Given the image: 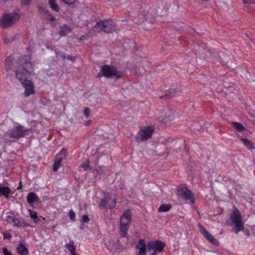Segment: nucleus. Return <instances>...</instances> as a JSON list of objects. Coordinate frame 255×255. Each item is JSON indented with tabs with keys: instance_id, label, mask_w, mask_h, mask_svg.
<instances>
[{
	"instance_id": "obj_1",
	"label": "nucleus",
	"mask_w": 255,
	"mask_h": 255,
	"mask_svg": "<svg viewBox=\"0 0 255 255\" xmlns=\"http://www.w3.org/2000/svg\"><path fill=\"white\" fill-rule=\"evenodd\" d=\"M19 64L21 66L22 69H18L15 71L16 79L21 84L28 82V78L31 75L34 71V66L31 63V57L29 55H22L18 60Z\"/></svg>"
},
{
	"instance_id": "obj_2",
	"label": "nucleus",
	"mask_w": 255,
	"mask_h": 255,
	"mask_svg": "<svg viewBox=\"0 0 255 255\" xmlns=\"http://www.w3.org/2000/svg\"><path fill=\"white\" fill-rule=\"evenodd\" d=\"M34 132L33 128H27L20 125H17L10 127L7 132V134L10 138L19 139Z\"/></svg>"
},
{
	"instance_id": "obj_3",
	"label": "nucleus",
	"mask_w": 255,
	"mask_h": 255,
	"mask_svg": "<svg viewBox=\"0 0 255 255\" xmlns=\"http://www.w3.org/2000/svg\"><path fill=\"white\" fill-rule=\"evenodd\" d=\"M121 72L118 70L115 66L110 65H103L100 67V71L97 74V78H100L102 77L106 78L116 76L118 79L120 78L122 76Z\"/></svg>"
},
{
	"instance_id": "obj_4",
	"label": "nucleus",
	"mask_w": 255,
	"mask_h": 255,
	"mask_svg": "<svg viewBox=\"0 0 255 255\" xmlns=\"http://www.w3.org/2000/svg\"><path fill=\"white\" fill-rule=\"evenodd\" d=\"M155 129L152 126L141 127L135 137L137 142L140 143L150 138Z\"/></svg>"
},
{
	"instance_id": "obj_5",
	"label": "nucleus",
	"mask_w": 255,
	"mask_h": 255,
	"mask_svg": "<svg viewBox=\"0 0 255 255\" xmlns=\"http://www.w3.org/2000/svg\"><path fill=\"white\" fill-rule=\"evenodd\" d=\"M20 18L18 13L11 12L3 14L0 19V26L4 28L12 26Z\"/></svg>"
},
{
	"instance_id": "obj_6",
	"label": "nucleus",
	"mask_w": 255,
	"mask_h": 255,
	"mask_svg": "<svg viewBox=\"0 0 255 255\" xmlns=\"http://www.w3.org/2000/svg\"><path fill=\"white\" fill-rule=\"evenodd\" d=\"M104 195L103 198L101 199V201L99 204V207L101 209H113L117 204V198L115 196L112 198L110 194L107 192H103Z\"/></svg>"
},
{
	"instance_id": "obj_7",
	"label": "nucleus",
	"mask_w": 255,
	"mask_h": 255,
	"mask_svg": "<svg viewBox=\"0 0 255 255\" xmlns=\"http://www.w3.org/2000/svg\"><path fill=\"white\" fill-rule=\"evenodd\" d=\"M177 195L184 200H188L193 196V193L188 189L186 184H180L177 187Z\"/></svg>"
},
{
	"instance_id": "obj_8",
	"label": "nucleus",
	"mask_w": 255,
	"mask_h": 255,
	"mask_svg": "<svg viewBox=\"0 0 255 255\" xmlns=\"http://www.w3.org/2000/svg\"><path fill=\"white\" fill-rule=\"evenodd\" d=\"M165 246V243L160 240L150 241L147 244V250L149 252L152 250L157 254L162 253Z\"/></svg>"
},
{
	"instance_id": "obj_9",
	"label": "nucleus",
	"mask_w": 255,
	"mask_h": 255,
	"mask_svg": "<svg viewBox=\"0 0 255 255\" xmlns=\"http://www.w3.org/2000/svg\"><path fill=\"white\" fill-rule=\"evenodd\" d=\"M230 219L231 222L229 225L231 227H234V232L238 234L239 232V210L235 208L233 212L230 214Z\"/></svg>"
},
{
	"instance_id": "obj_10",
	"label": "nucleus",
	"mask_w": 255,
	"mask_h": 255,
	"mask_svg": "<svg viewBox=\"0 0 255 255\" xmlns=\"http://www.w3.org/2000/svg\"><path fill=\"white\" fill-rule=\"evenodd\" d=\"M197 227L200 230V232L206 240L215 246L218 247L219 246L218 240L211 235L204 227L200 224H198Z\"/></svg>"
},
{
	"instance_id": "obj_11",
	"label": "nucleus",
	"mask_w": 255,
	"mask_h": 255,
	"mask_svg": "<svg viewBox=\"0 0 255 255\" xmlns=\"http://www.w3.org/2000/svg\"><path fill=\"white\" fill-rule=\"evenodd\" d=\"M67 153V150L65 148H62L55 156L53 166V170L54 172L58 171L63 160L66 157Z\"/></svg>"
},
{
	"instance_id": "obj_12",
	"label": "nucleus",
	"mask_w": 255,
	"mask_h": 255,
	"mask_svg": "<svg viewBox=\"0 0 255 255\" xmlns=\"http://www.w3.org/2000/svg\"><path fill=\"white\" fill-rule=\"evenodd\" d=\"M4 69L7 72L13 70L14 67V58L12 55L6 57L4 61Z\"/></svg>"
},
{
	"instance_id": "obj_13",
	"label": "nucleus",
	"mask_w": 255,
	"mask_h": 255,
	"mask_svg": "<svg viewBox=\"0 0 255 255\" xmlns=\"http://www.w3.org/2000/svg\"><path fill=\"white\" fill-rule=\"evenodd\" d=\"M21 85L24 88L23 95L25 97H28L30 95L34 94L35 93L34 85L31 80Z\"/></svg>"
},
{
	"instance_id": "obj_14",
	"label": "nucleus",
	"mask_w": 255,
	"mask_h": 255,
	"mask_svg": "<svg viewBox=\"0 0 255 255\" xmlns=\"http://www.w3.org/2000/svg\"><path fill=\"white\" fill-rule=\"evenodd\" d=\"M131 221V210L129 209H127L123 212L122 215L120 217V224H123V225L126 224V225H130Z\"/></svg>"
},
{
	"instance_id": "obj_15",
	"label": "nucleus",
	"mask_w": 255,
	"mask_h": 255,
	"mask_svg": "<svg viewBox=\"0 0 255 255\" xmlns=\"http://www.w3.org/2000/svg\"><path fill=\"white\" fill-rule=\"evenodd\" d=\"M146 246L144 239H139L135 245V248L138 250L137 255H146Z\"/></svg>"
},
{
	"instance_id": "obj_16",
	"label": "nucleus",
	"mask_w": 255,
	"mask_h": 255,
	"mask_svg": "<svg viewBox=\"0 0 255 255\" xmlns=\"http://www.w3.org/2000/svg\"><path fill=\"white\" fill-rule=\"evenodd\" d=\"M26 201L30 206H33L34 203H39L40 199L35 193L30 192L26 196Z\"/></svg>"
},
{
	"instance_id": "obj_17",
	"label": "nucleus",
	"mask_w": 255,
	"mask_h": 255,
	"mask_svg": "<svg viewBox=\"0 0 255 255\" xmlns=\"http://www.w3.org/2000/svg\"><path fill=\"white\" fill-rule=\"evenodd\" d=\"M104 31L106 33H111L116 29L115 25L112 23L111 19L103 20Z\"/></svg>"
},
{
	"instance_id": "obj_18",
	"label": "nucleus",
	"mask_w": 255,
	"mask_h": 255,
	"mask_svg": "<svg viewBox=\"0 0 255 255\" xmlns=\"http://www.w3.org/2000/svg\"><path fill=\"white\" fill-rule=\"evenodd\" d=\"M181 91L178 90L177 89L171 88L166 91L165 95L164 96H161L160 98L162 99L164 97L171 98L175 97L176 96H180Z\"/></svg>"
},
{
	"instance_id": "obj_19",
	"label": "nucleus",
	"mask_w": 255,
	"mask_h": 255,
	"mask_svg": "<svg viewBox=\"0 0 255 255\" xmlns=\"http://www.w3.org/2000/svg\"><path fill=\"white\" fill-rule=\"evenodd\" d=\"M129 226L126 224H119L120 234L123 238H128Z\"/></svg>"
},
{
	"instance_id": "obj_20",
	"label": "nucleus",
	"mask_w": 255,
	"mask_h": 255,
	"mask_svg": "<svg viewBox=\"0 0 255 255\" xmlns=\"http://www.w3.org/2000/svg\"><path fill=\"white\" fill-rule=\"evenodd\" d=\"M240 141H242L244 145L247 147V149L252 151L255 149L254 143L251 140L246 138H243L240 136Z\"/></svg>"
},
{
	"instance_id": "obj_21",
	"label": "nucleus",
	"mask_w": 255,
	"mask_h": 255,
	"mask_svg": "<svg viewBox=\"0 0 255 255\" xmlns=\"http://www.w3.org/2000/svg\"><path fill=\"white\" fill-rule=\"evenodd\" d=\"M11 193V189L8 187L1 186L0 183V197L3 196L7 198Z\"/></svg>"
},
{
	"instance_id": "obj_22",
	"label": "nucleus",
	"mask_w": 255,
	"mask_h": 255,
	"mask_svg": "<svg viewBox=\"0 0 255 255\" xmlns=\"http://www.w3.org/2000/svg\"><path fill=\"white\" fill-rule=\"evenodd\" d=\"M17 252L20 255H27L28 254V249L21 243L18 244Z\"/></svg>"
},
{
	"instance_id": "obj_23",
	"label": "nucleus",
	"mask_w": 255,
	"mask_h": 255,
	"mask_svg": "<svg viewBox=\"0 0 255 255\" xmlns=\"http://www.w3.org/2000/svg\"><path fill=\"white\" fill-rule=\"evenodd\" d=\"M48 3L49 4L50 7L51 9L56 12H58L60 10L59 6L56 2V0H49Z\"/></svg>"
},
{
	"instance_id": "obj_24",
	"label": "nucleus",
	"mask_w": 255,
	"mask_h": 255,
	"mask_svg": "<svg viewBox=\"0 0 255 255\" xmlns=\"http://www.w3.org/2000/svg\"><path fill=\"white\" fill-rule=\"evenodd\" d=\"M29 216L30 218L33 220V221L35 223H37L40 221V217H39L37 215V212L34 210H32L29 209ZM40 218H42V216H40Z\"/></svg>"
},
{
	"instance_id": "obj_25",
	"label": "nucleus",
	"mask_w": 255,
	"mask_h": 255,
	"mask_svg": "<svg viewBox=\"0 0 255 255\" xmlns=\"http://www.w3.org/2000/svg\"><path fill=\"white\" fill-rule=\"evenodd\" d=\"M71 32L70 28L64 25L60 28L59 34L61 36H66Z\"/></svg>"
},
{
	"instance_id": "obj_26",
	"label": "nucleus",
	"mask_w": 255,
	"mask_h": 255,
	"mask_svg": "<svg viewBox=\"0 0 255 255\" xmlns=\"http://www.w3.org/2000/svg\"><path fill=\"white\" fill-rule=\"evenodd\" d=\"M103 20L98 22L93 28V30L95 32H100L104 31Z\"/></svg>"
},
{
	"instance_id": "obj_27",
	"label": "nucleus",
	"mask_w": 255,
	"mask_h": 255,
	"mask_svg": "<svg viewBox=\"0 0 255 255\" xmlns=\"http://www.w3.org/2000/svg\"><path fill=\"white\" fill-rule=\"evenodd\" d=\"M171 208V206L170 204H161L158 209L159 212H166L169 211Z\"/></svg>"
},
{
	"instance_id": "obj_28",
	"label": "nucleus",
	"mask_w": 255,
	"mask_h": 255,
	"mask_svg": "<svg viewBox=\"0 0 255 255\" xmlns=\"http://www.w3.org/2000/svg\"><path fill=\"white\" fill-rule=\"evenodd\" d=\"M81 167L83 168L85 171L90 170L91 167L89 164V161L88 159H85L81 164Z\"/></svg>"
},
{
	"instance_id": "obj_29",
	"label": "nucleus",
	"mask_w": 255,
	"mask_h": 255,
	"mask_svg": "<svg viewBox=\"0 0 255 255\" xmlns=\"http://www.w3.org/2000/svg\"><path fill=\"white\" fill-rule=\"evenodd\" d=\"M65 247L70 252L75 251L76 246L74 245V242L73 240H71L69 243L65 245Z\"/></svg>"
},
{
	"instance_id": "obj_30",
	"label": "nucleus",
	"mask_w": 255,
	"mask_h": 255,
	"mask_svg": "<svg viewBox=\"0 0 255 255\" xmlns=\"http://www.w3.org/2000/svg\"><path fill=\"white\" fill-rule=\"evenodd\" d=\"M14 218H15V217L14 216H11V213L8 212L6 214V216H5V221L7 223H10L11 222H13V221L14 220Z\"/></svg>"
},
{
	"instance_id": "obj_31",
	"label": "nucleus",
	"mask_w": 255,
	"mask_h": 255,
	"mask_svg": "<svg viewBox=\"0 0 255 255\" xmlns=\"http://www.w3.org/2000/svg\"><path fill=\"white\" fill-rule=\"evenodd\" d=\"M240 231H243L245 235H249L250 234V232L248 229H244V225L241 221V219L240 218Z\"/></svg>"
},
{
	"instance_id": "obj_32",
	"label": "nucleus",
	"mask_w": 255,
	"mask_h": 255,
	"mask_svg": "<svg viewBox=\"0 0 255 255\" xmlns=\"http://www.w3.org/2000/svg\"><path fill=\"white\" fill-rule=\"evenodd\" d=\"M69 216L70 219L72 221H75L76 219V214L74 211L71 209L69 212Z\"/></svg>"
},
{
	"instance_id": "obj_33",
	"label": "nucleus",
	"mask_w": 255,
	"mask_h": 255,
	"mask_svg": "<svg viewBox=\"0 0 255 255\" xmlns=\"http://www.w3.org/2000/svg\"><path fill=\"white\" fill-rule=\"evenodd\" d=\"M91 110L88 107H86L84 110V115L86 118L90 117Z\"/></svg>"
},
{
	"instance_id": "obj_34",
	"label": "nucleus",
	"mask_w": 255,
	"mask_h": 255,
	"mask_svg": "<svg viewBox=\"0 0 255 255\" xmlns=\"http://www.w3.org/2000/svg\"><path fill=\"white\" fill-rule=\"evenodd\" d=\"M90 221V218L86 215H83L82 217L81 222L83 223H88Z\"/></svg>"
},
{
	"instance_id": "obj_35",
	"label": "nucleus",
	"mask_w": 255,
	"mask_h": 255,
	"mask_svg": "<svg viewBox=\"0 0 255 255\" xmlns=\"http://www.w3.org/2000/svg\"><path fill=\"white\" fill-rule=\"evenodd\" d=\"M12 222L13 223L14 225L17 227H22V224H21V222L17 218H15Z\"/></svg>"
},
{
	"instance_id": "obj_36",
	"label": "nucleus",
	"mask_w": 255,
	"mask_h": 255,
	"mask_svg": "<svg viewBox=\"0 0 255 255\" xmlns=\"http://www.w3.org/2000/svg\"><path fill=\"white\" fill-rule=\"evenodd\" d=\"M231 124L234 129H235L237 131H239V123L232 122Z\"/></svg>"
},
{
	"instance_id": "obj_37",
	"label": "nucleus",
	"mask_w": 255,
	"mask_h": 255,
	"mask_svg": "<svg viewBox=\"0 0 255 255\" xmlns=\"http://www.w3.org/2000/svg\"><path fill=\"white\" fill-rule=\"evenodd\" d=\"M46 18L50 21H54L55 20V17L49 12L46 14Z\"/></svg>"
},
{
	"instance_id": "obj_38",
	"label": "nucleus",
	"mask_w": 255,
	"mask_h": 255,
	"mask_svg": "<svg viewBox=\"0 0 255 255\" xmlns=\"http://www.w3.org/2000/svg\"><path fill=\"white\" fill-rule=\"evenodd\" d=\"M2 252L4 255H12L11 252L9 251L6 247L2 248Z\"/></svg>"
},
{
	"instance_id": "obj_39",
	"label": "nucleus",
	"mask_w": 255,
	"mask_h": 255,
	"mask_svg": "<svg viewBox=\"0 0 255 255\" xmlns=\"http://www.w3.org/2000/svg\"><path fill=\"white\" fill-rule=\"evenodd\" d=\"M39 10L40 11V12L46 14L47 13L49 12V10L47 9L46 8L40 6L38 7Z\"/></svg>"
},
{
	"instance_id": "obj_40",
	"label": "nucleus",
	"mask_w": 255,
	"mask_h": 255,
	"mask_svg": "<svg viewBox=\"0 0 255 255\" xmlns=\"http://www.w3.org/2000/svg\"><path fill=\"white\" fill-rule=\"evenodd\" d=\"M13 38H11L10 39H9V38L8 37H5L4 38H3V42H4V43L6 45H8V44H10L11 42L13 41Z\"/></svg>"
},
{
	"instance_id": "obj_41",
	"label": "nucleus",
	"mask_w": 255,
	"mask_h": 255,
	"mask_svg": "<svg viewBox=\"0 0 255 255\" xmlns=\"http://www.w3.org/2000/svg\"><path fill=\"white\" fill-rule=\"evenodd\" d=\"M76 0H62V1L68 5L74 4L76 1Z\"/></svg>"
},
{
	"instance_id": "obj_42",
	"label": "nucleus",
	"mask_w": 255,
	"mask_h": 255,
	"mask_svg": "<svg viewBox=\"0 0 255 255\" xmlns=\"http://www.w3.org/2000/svg\"><path fill=\"white\" fill-rule=\"evenodd\" d=\"M12 237V236L9 233H3V239H10Z\"/></svg>"
},
{
	"instance_id": "obj_43",
	"label": "nucleus",
	"mask_w": 255,
	"mask_h": 255,
	"mask_svg": "<svg viewBox=\"0 0 255 255\" xmlns=\"http://www.w3.org/2000/svg\"><path fill=\"white\" fill-rule=\"evenodd\" d=\"M67 59L74 62L76 60V57L72 55H68Z\"/></svg>"
},
{
	"instance_id": "obj_44",
	"label": "nucleus",
	"mask_w": 255,
	"mask_h": 255,
	"mask_svg": "<svg viewBox=\"0 0 255 255\" xmlns=\"http://www.w3.org/2000/svg\"><path fill=\"white\" fill-rule=\"evenodd\" d=\"M32 0H21L22 3L26 5H28L30 4Z\"/></svg>"
},
{
	"instance_id": "obj_45",
	"label": "nucleus",
	"mask_w": 255,
	"mask_h": 255,
	"mask_svg": "<svg viewBox=\"0 0 255 255\" xmlns=\"http://www.w3.org/2000/svg\"><path fill=\"white\" fill-rule=\"evenodd\" d=\"M245 4L255 3V0H246V1H243Z\"/></svg>"
},
{
	"instance_id": "obj_46",
	"label": "nucleus",
	"mask_w": 255,
	"mask_h": 255,
	"mask_svg": "<svg viewBox=\"0 0 255 255\" xmlns=\"http://www.w3.org/2000/svg\"><path fill=\"white\" fill-rule=\"evenodd\" d=\"M240 108L242 109H246L247 108V105L246 103L242 102L241 104H240Z\"/></svg>"
},
{
	"instance_id": "obj_47",
	"label": "nucleus",
	"mask_w": 255,
	"mask_h": 255,
	"mask_svg": "<svg viewBox=\"0 0 255 255\" xmlns=\"http://www.w3.org/2000/svg\"><path fill=\"white\" fill-rule=\"evenodd\" d=\"M4 141L5 143L10 144L12 141V140H10L9 139H8L6 137H5L4 138Z\"/></svg>"
},
{
	"instance_id": "obj_48",
	"label": "nucleus",
	"mask_w": 255,
	"mask_h": 255,
	"mask_svg": "<svg viewBox=\"0 0 255 255\" xmlns=\"http://www.w3.org/2000/svg\"><path fill=\"white\" fill-rule=\"evenodd\" d=\"M21 224H22V228H25L29 226V225L24 222H21Z\"/></svg>"
},
{
	"instance_id": "obj_49",
	"label": "nucleus",
	"mask_w": 255,
	"mask_h": 255,
	"mask_svg": "<svg viewBox=\"0 0 255 255\" xmlns=\"http://www.w3.org/2000/svg\"><path fill=\"white\" fill-rule=\"evenodd\" d=\"M62 52L59 51V50H56L55 51V54L58 56H60L61 54L62 53Z\"/></svg>"
},
{
	"instance_id": "obj_50",
	"label": "nucleus",
	"mask_w": 255,
	"mask_h": 255,
	"mask_svg": "<svg viewBox=\"0 0 255 255\" xmlns=\"http://www.w3.org/2000/svg\"><path fill=\"white\" fill-rule=\"evenodd\" d=\"M60 57H61L63 59H65L66 58V54L65 53L62 52Z\"/></svg>"
},
{
	"instance_id": "obj_51",
	"label": "nucleus",
	"mask_w": 255,
	"mask_h": 255,
	"mask_svg": "<svg viewBox=\"0 0 255 255\" xmlns=\"http://www.w3.org/2000/svg\"><path fill=\"white\" fill-rule=\"evenodd\" d=\"M245 130V128L244 126L240 124V132Z\"/></svg>"
},
{
	"instance_id": "obj_52",
	"label": "nucleus",
	"mask_w": 255,
	"mask_h": 255,
	"mask_svg": "<svg viewBox=\"0 0 255 255\" xmlns=\"http://www.w3.org/2000/svg\"><path fill=\"white\" fill-rule=\"evenodd\" d=\"M22 182L21 181H20L19 183V185L17 187V190H20V189H22Z\"/></svg>"
},
{
	"instance_id": "obj_53",
	"label": "nucleus",
	"mask_w": 255,
	"mask_h": 255,
	"mask_svg": "<svg viewBox=\"0 0 255 255\" xmlns=\"http://www.w3.org/2000/svg\"><path fill=\"white\" fill-rule=\"evenodd\" d=\"M188 200H190L192 204H194L195 202V199L194 198V196L192 197L191 199H189Z\"/></svg>"
},
{
	"instance_id": "obj_54",
	"label": "nucleus",
	"mask_w": 255,
	"mask_h": 255,
	"mask_svg": "<svg viewBox=\"0 0 255 255\" xmlns=\"http://www.w3.org/2000/svg\"><path fill=\"white\" fill-rule=\"evenodd\" d=\"M91 123H92V122H91V121H90V120H89V121H88L86 123L85 125H86V126H90V125L91 124Z\"/></svg>"
},
{
	"instance_id": "obj_55",
	"label": "nucleus",
	"mask_w": 255,
	"mask_h": 255,
	"mask_svg": "<svg viewBox=\"0 0 255 255\" xmlns=\"http://www.w3.org/2000/svg\"><path fill=\"white\" fill-rule=\"evenodd\" d=\"M70 255H76L75 251L70 252Z\"/></svg>"
},
{
	"instance_id": "obj_56",
	"label": "nucleus",
	"mask_w": 255,
	"mask_h": 255,
	"mask_svg": "<svg viewBox=\"0 0 255 255\" xmlns=\"http://www.w3.org/2000/svg\"><path fill=\"white\" fill-rule=\"evenodd\" d=\"M149 255H157V254L155 252H153L151 253Z\"/></svg>"
},
{
	"instance_id": "obj_57",
	"label": "nucleus",
	"mask_w": 255,
	"mask_h": 255,
	"mask_svg": "<svg viewBox=\"0 0 255 255\" xmlns=\"http://www.w3.org/2000/svg\"><path fill=\"white\" fill-rule=\"evenodd\" d=\"M1 0L4 2H6V1H8L9 0Z\"/></svg>"
},
{
	"instance_id": "obj_58",
	"label": "nucleus",
	"mask_w": 255,
	"mask_h": 255,
	"mask_svg": "<svg viewBox=\"0 0 255 255\" xmlns=\"http://www.w3.org/2000/svg\"><path fill=\"white\" fill-rule=\"evenodd\" d=\"M81 229H83L82 226H81Z\"/></svg>"
},
{
	"instance_id": "obj_59",
	"label": "nucleus",
	"mask_w": 255,
	"mask_h": 255,
	"mask_svg": "<svg viewBox=\"0 0 255 255\" xmlns=\"http://www.w3.org/2000/svg\"><path fill=\"white\" fill-rule=\"evenodd\" d=\"M81 229H83L82 226H81Z\"/></svg>"
},
{
	"instance_id": "obj_60",
	"label": "nucleus",
	"mask_w": 255,
	"mask_h": 255,
	"mask_svg": "<svg viewBox=\"0 0 255 255\" xmlns=\"http://www.w3.org/2000/svg\"><path fill=\"white\" fill-rule=\"evenodd\" d=\"M243 1H246V0H243Z\"/></svg>"
}]
</instances>
